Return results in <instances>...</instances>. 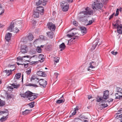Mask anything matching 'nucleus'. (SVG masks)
I'll return each instance as SVG.
<instances>
[{"label":"nucleus","mask_w":122,"mask_h":122,"mask_svg":"<svg viewBox=\"0 0 122 122\" xmlns=\"http://www.w3.org/2000/svg\"><path fill=\"white\" fill-rule=\"evenodd\" d=\"M115 28L117 29V33L120 34H122V24H121V22L119 20L116 21L115 24H112Z\"/></svg>","instance_id":"nucleus-1"},{"label":"nucleus","mask_w":122,"mask_h":122,"mask_svg":"<svg viewBox=\"0 0 122 122\" xmlns=\"http://www.w3.org/2000/svg\"><path fill=\"white\" fill-rule=\"evenodd\" d=\"M62 10L64 12L67 11L69 8V5L66 2L63 1L60 3Z\"/></svg>","instance_id":"nucleus-2"},{"label":"nucleus","mask_w":122,"mask_h":122,"mask_svg":"<svg viewBox=\"0 0 122 122\" xmlns=\"http://www.w3.org/2000/svg\"><path fill=\"white\" fill-rule=\"evenodd\" d=\"M36 81L37 83L39 82V85L44 88L46 87V85L47 84V81L44 80L43 79H40L39 81L38 80H36Z\"/></svg>","instance_id":"nucleus-3"},{"label":"nucleus","mask_w":122,"mask_h":122,"mask_svg":"<svg viewBox=\"0 0 122 122\" xmlns=\"http://www.w3.org/2000/svg\"><path fill=\"white\" fill-rule=\"evenodd\" d=\"M94 6L92 5V8L93 9L95 10V9H101V8L102 7L103 5L101 3L95 4L94 2Z\"/></svg>","instance_id":"nucleus-4"},{"label":"nucleus","mask_w":122,"mask_h":122,"mask_svg":"<svg viewBox=\"0 0 122 122\" xmlns=\"http://www.w3.org/2000/svg\"><path fill=\"white\" fill-rule=\"evenodd\" d=\"M48 27L51 31L55 30L56 27L55 24L51 22H49L47 24Z\"/></svg>","instance_id":"nucleus-5"},{"label":"nucleus","mask_w":122,"mask_h":122,"mask_svg":"<svg viewBox=\"0 0 122 122\" xmlns=\"http://www.w3.org/2000/svg\"><path fill=\"white\" fill-rule=\"evenodd\" d=\"M36 11L40 13L41 15L43 14L44 12V8L42 6H38L36 8Z\"/></svg>","instance_id":"nucleus-6"},{"label":"nucleus","mask_w":122,"mask_h":122,"mask_svg":"<svg viewBox=\"0 0 122 122\" xmlns=\"http://www.w3.org/2000/svg\"><path fill=\"white\" fill-rule=\"evenodd\" d=\"M12 36V34L10 33H8L6 35L5 38L7 41L9 42L10 40L11 37Z\"/></svg>","instance_id":"nucleus-7"},{"label":"nucleus","mask_w":122,"mask_h":122,"mask_svg":"<svg viewBox=\"0 0 122 122\" xmlns=\"http://www.w3.org/2000/svg\"><path fill=\"white\" fill-rule=\"evenodd\" d=\"M36 74L38 76L44 77H46V75L45 73V72H43L41 71H37L36 73Z\"/></svg>","instance_id":"nucleus-8"},{"label":"nucleus","mask_w":122,"mask_h":122,"mask_svg":"<svg viewBox=\"0 0 122 122\" xmlns=\"http://www.w3.org/2000/svg\"><path fill=\"white\" fill-rule=\"evenodd\" d=\"M14 27V23L11 22L9 27H8L7 30L9 32L13 31V28Z\"/></svg>","instance_id":"nucleus-9"},{"label":"nucleus","mask_w":122,"mask_h":122,"mask_svg":"<svg viewBox=\"0 0 122 122\" xmlns=\"http://www.w3.org/2000/svg\"><path fill=\"white\" fill-rule=\"evenodd\" d=\"M80 14H83L84 15H91L93 14V11L92 10L90 11L89 10L88 11H82L81 12Z\"/></svg>","instance_id":"nucleus-10"},{"label":"nucleus","mask_w":122,"mask_h":122,"mask_svg":"<svg viewBox=\"0 0 122 122\" xmlns=\"http://www.w3.org/2000/svg\"><path fill=\"white\" fill-rule=\"evenodd\" d=\"M14 70V69L12 70H5L3 71V72L5 73L6 76H9L12 73V72Z\"/></svg>","instance_id":"nucleus-11"},{"label":"nucleus","mask_w":122,"mask_h":122,"mask_svg":"<svg viewBox=\"0 0 122 122\" xmlns=\"http://www.w3.org/2000/svg\"><path fill=\"white\" fill-rule=\"evenodd\" d=\"M108 91H104L103 94V98L104 99H107L108 97Z\"/></svg>","instance_id":"nucleus-12"},{"label":"nucleus","mask_w":122,"mask_h":122,"mask_svg":"<svg viewBox=\"0 0 122 122\" xmlns=\"http://www.w3.org/2000/svg\"><path fill=\"white\" fill-rule=\"evenodd\" d=\"M96 99L97 102H105L106 101L105 100H103V97H99V96H97L96 98Z\"/></svg>","instance_id":"nucleus-13"},{"label":"nucleus","mask_w":122,"mask_h":122,"mask_svg":"<svg viewBox=\"0 0 122 122\" xmlns=\"http://www.w3.org/2000/svg\"><path fill=\"white\" fill-rule=\"evenodd\" d=\"M81 33L83 34H85L87 32L86 28L84 27H82L80 28ZM84 35V34H83Z\"/></svg>","instance_id":"nucleus-14"},{"label":"nucleus","mask_w":122,"mask_h":122,"mask_svg":"<svg viewBox=\"0 0 122 122\" xmlns=\"http://www.w3.org/2000/svg\"><path fill=\"white\" fill-rule=\"evenodd\" d=\"M89 67L87 68V70L90 72H92V71H93V70L91 69L95 68V67L93 66L91 64V63H90L89 64Z\"/></svg>","instance_id":"nucleus-15"},{"label":"nucleus","mask_w":122,"mask_h":122,"mask_svg":"<svg viewBox=\"0 0 122 122\" xmlns=\"http://www.w3.org/2000/svg\"><path fill=\"white\" fill-rule=\"evenodd\" d=\"M10 85L14 88L16 89L19 88L20 86V84H17L16 83H13L12 84H10Z\"/></svg>","instance_id":"nucleus-16"},{"label":"nucleus","mask_w":122,"mask_h":122,"mask_svg":"<svg viewBox=\"0 0 122 122\" xmlns=\"http://www.w3.org/2000/svg\"><path fill=\"white\" fill-rule=\"evenodd\" d=\"M47 35L50 38L52 39L53 37L54 33L52 32H48L46 33Z\"/></svg>","instance_id":"nucleus-17"},{"label":"nucleus","mask_w":122,"mask_h":122,"mask_svg":"<svg viewBox=\"0 0 122 122\" xmlns=\"http://www.w3.org/2000/svg\"><path fill=\"white\" fill-rule=\"evenodd\" d=\"M32 111L31 110H29L28 109L26 110L25 111L23 112L22 114L24 115H25L30 113Z\"/></svg>","instance_id":"nucleus-18"},{"label":"nucleus","mask_w":122,"mask_h":122,"mask_svg":"<svg viewBox=\"0 0 122 122\" xmlns=\"http://www.w3.org/2000/svg\"><path fill=\"white\" fill-rule=\"evenodd\" d=\"M33 93L30 91H27L25 92V94L27 98H28L31 97Z\"/></svg>","instance_id":"nucleus-19"},{"label":"nucleus","mask_w":122,"mask_h":122,"mask_svg":"<svg viewBox=\"0 0 122 122\" xmlns=\"http://www.w3.org/2000/svg\"><path fill=\"white\" fill-rule=\"evenodd\" d=\"M65 47L66 46L64 43H62L59 46L60 48L61 49L60 51H62L64 50L65 49Z\"/></svg>","instance_id":"nucleus-20"},{"label":"nucleus","mask_w":122,"mask_h":122,"mask_svg":"<svg viewBox=\"0 0 122 122\" xmlns=\"http://www.w3.org/2000/svg\"><path fill=\"white\" fill-rule=\"evenodd\" d=\"M40 13L39 12L37 11H35L34 12L33 15V16L35 18H38L39 17V15Z\"/></svg>","instance_id":"nucleus-21"},{"label":"nucleus","mask_w":122,"mask_h":122,"mask_svg":"<svg viewBox=\"0 0 122 122\" xmlns=\"http://www.w3.org/2000/svg\"><path fill=\"white\" fill-rule=\"evenodd\" d=\"M21 73H19L16 74L15 75V78H16L17 79H18L20 78L21 76Z\"/></svg>","instance_id":"nucleus-22"},{"label":"nucleus","mask_w":122,"mask_h":122,"mask_svg":"<svg viewBox=\"0 0 122 122\" xmlns=\"http://www.w3.org/2000/svg\"><path fill=\"white\" fill-rule=\"evenodd\" d=\"M26 86H32L35 87H38L37 85L36 84L31 83L27 84Z\"/></svg>","instance_id":"nucleus-23"},{"label":"nucleus","mask_w":122,"mask_h":122,"mask_svg":"<svg viewBox=\"0 0 122 122\" xmlns=\"http://www.w3.org/2000/svg\"><path fill=\"white\" fill-rule=\"evenodd\" d=\"M33 38V36L31 34H29L28 36V38L30 41H32Z\"/></svg>","instance_id":"nucleus-24"},{"label":"nucleus","mask_w":122,"mask_h":122,"mask_svg":"<svg viewBox=\"0 0 122 122\" xmlns=\"http://www.w3.org/2000/svg\"><path fill=\"white\" fill-rule=\"evenodd\" d=\"M8 111L7 110H6L5 111H3L0 112V116L1 115L4 114H5L6 115V116H8Z\"/></svg>","instance_id":"nucleus-25"},{"label":"nucleus","mask_w":122,"mask_h":122,"mask_svg":"<svg viewBox=\"0 0 122 122\" xmlns=\"http://www.w3.org/2000/svg\"><path fill=\"white\" fill-rule=\"evenodd\" d=\"M43 56V55L41 54L39 56V58H41L40 60H39V61L41 62H42L44 61V58H43V57H42V56Z\"/></svg>","instance_id":"nucleus-26"},{"label":"nucleus","mask_w":122,"mask_h":122,"mask_svg":"<svg viewBox=\"0 0 122 122\" xmlns=\"http://www.w3.org/2000/svg\"><path fill=\"white\" fill-rule=\"evenodd\" d=\"M78 37V36H75L74 37H73V38H71L68 41L69 42H71L72 41L74 42L75 41L74 40H75L76 39H77Z\"/></svg>","instance_id":"nucleus-27"},{"label":"nucleus","mask_w":122,"mask_h":122,"mask_svg":"<svg viewBox=\"0 0 122 122\" xmlns=\"http://www.w3.org/2000/svg\"><path fill=\"white\" fill-rule=\"evenodd\" d=\"M7 116H6L4 117L3 116L0 119V121L1 122H3L4 121H5V120H6L7 119L6 117Z\"/></svg>","instance_id":"nucleus-28"},{"label":"nucleus","mask_w":122,"mask_h":122,"mask_svg":"<svg viewBox=\"0 0 122 122\" xmlns=\"http://www.w3.org/2000/svg\"><path fill=\"white\" fill-rule=\"evenodd\" d=\"M5 104V102L0 99V106H3Z\"/></svg>","instance_id":"nucleus-29"},{"label":"nucleus","mask_w":122,"mask_h":122,"mask_svg":"<svg viewBox=\"0 0 122 122\" xmlns=\"http://www.w3.org/2000/svg\"><path fill=\"white\" fill-rule=\"evenodd\" d=\"M77 33H72L71 34H67V36L69 37L70 38H71V37H72V36H74L76 35Z\"/></svg>","instance_id":"nucleus-30"},{"label":"nucleus","mask_w":122,"mask_h":122,"mask_svg":"<svg viewBox=\"0 0 122 122\" xmlns=\"http://www.w3.org/2000/svg\"><path fill=\"white\" fill-rule=\"evenodd\" d=\"M117 92L120 93L122 95V89L120 87H117Z\"/></svg>","instance_id":"nucleus-31"},{"label":"nucleus","mask_w":122,"mask_h":122,"mask_svg":"<svg viewBox=\"0 0 122 122\" xmlns=\"http://www.w3.org/2000/svg\"><path fill=\"white\" fill-rule=\"evenodd\" d=\"M34 102H32L29 104V105L30 108H32L34 106Z\"/></svg>","instance_id":"nucleus-32"},{"label":"nucleus","mask_w":122,"mask_h":122,"mask_svg":"<svg viewBox=\"0 0 122 122\" xmlns=\"http://www.w3.org/2000/svg\"><path fill=\"white\" fill-rule=\"evenodd\" d=\"M58 57H54V60L55 62V63H54V64H55V63H56L59 62V59H58Z\"/></svg>","instance_id":"nucleus-33"},{"label":"nucleus","mask_w":122,"mask_h":122,"mask_svg":"<svg viewBox=\"0 0 122 122\" xmlns=\"http://www.w3.org/2000/svg\"><path fill=\"white\" fill-rule=\"evenodd\" d=\"M99 41H98L97 42H96V43L95 44H94L92 46V48L94 50L97 46V44H98V43H99Z\"/></svg>","instance_id":"nucleus-34"},{"label":"nucleus","mask_w":122,"mask_h":122,"mask_svg":"<svg viewBox=\"0 0 122 122\" xmlns=\"http://www.w3.org/2000/svg\"><path fill=\"white\" fill-rule=\"evenodd\" d=\"M64 102V100H63L62 99H61L57 100L56 102V103L57 104H59L62 103L63 102Z\"/></svg>","instance_id":"nucleus-35"},{"label":"nucleus","mask_w":122,"mask_h":122,"mask_svg":"<svg viewBox=\"0 0 122 122\" xmlns=\"http://www.w3.org/2000/svg\"><path fill=\"white\" fill-rule=\"evenodd\" d=\"M42 3H43V2L42 0H39L38 2L36 3V4L37 5H40Z\"/></svg>","instance_id":"nucleus-36"},{"label":"nucleus","mask_w":122,"mask_h":122,"mask_svg":"<svg viewBox=\"0 0 122 122\" xmlns=\"http://www.w3.org/2000/svg\"><path fill=\"white\" fill-rule=\"evenodd\" d=\"M36 79L38 80L39 78H36V77L35 76H33L31 77L30 79V80L31 81L32 80H34Z\"/></svg>","instance_id":"nucleus-37"},{"label":"nucleus","mask_w":122,"mask_h":122,"mask_svg":"<svg viewBox=\"0 0 122 122\" xmlns=\"http://www.w3.org/2000/svg\"><path fill=\"white\" fill-rule=\"evenodd\" d=\"M4 12V10L2 7L0 8V15H1Z\"/></svg>","instance_id":"nucleus-38"},{"label":"nucleus","mask_w":122,"mask_h":122,"mask_svg":"<svg viewBox=\"0 0 122 122\" xmlns=\"http://www.w3.org/2000/svg\"><path fill=\"white\" fill-rule=\"evenodd\" d=\"M28 69L26 72L27 74L29 75L31 72V69L30 68H29Z\"/></svg>","instance_id":"nucleus-39"},{"label":"nucleus","mask_w":122,"mask_h":122,"mask_svg":"<svg viewBox=\"0 0 122 122\" xmlns=\"http://www.w3.org/2000/svg\"><path fill=\"white\" fill-rule=\"evenodd\" d=\"M90 63H91V64L93 66L95 67V68L96 66V62H94L92 61Z\"/></svg>","instance_id":"nucleus-40"},{"label":"nucleus","mask_w":122,"mask_h":122,"mask_svg":"<svg viewBox=\"0 0 122 122\" xmlns=\"http://www.w3.org/2000/svg\"><path fill=\"white\" fill-rule=\"evenodd\" d=\"M36 98L34 97H33V96H32V95H31V97H29V100L30 101H31L34 100Z\"/></svg>","instance_id":"nucleus-41"},{"label":"nucleus","mask_w":122,"mask_h":122,"mask_svg":"<svg viewBox=\"0 0 122 122\" xmlns=\"http://www.w3.org/2000/svg\"><path fill=\"white\" fill-rule=\"evenodd\" d=\"M20 95L21 97H23L24 98L26 97L25 92L24 94H20Z\"/></svg>","instance_id":"nucleus-42"},{"label":"nucleus","mask_w":122,"mask_h":122,"mask_svg":"<svg viewBox=\"0 0 122 122\" xmlns=\"http://www.w3.org/2000/svg\"><path fill=\"white\" fill-rule=\"evenodd\" d=\"M21 52L22 53H27V51L25 49H21Z\"/></svg>","instance_id":"nucleus-43"},{"label":"nucleus","mask_w":122,"mask_h":122,"mask_svg":"<svg viewBox=\"0 0 122 122\" xmlns=\"http://www.w3.org/2000/svg\"><path fill=\"white\" fill-rule=\"evenodd\" d=\"M118 112H120L121 114L119 115V117H120L122 118V109L121 108L120 110L118 111Z\"/></svg>","instance_id":"nucleus-44"},{"label":"nucleus","mask_w":122,"mask_h":122,"mask_svg":"<svg viewBox=\"0 0 122 122\" xmlns=\"http://www.w3.org/2000/svg\"><path fill=\"white\" fill-rule=\"evenodd\" d=\"M115 99H122V96L121 95H118L117 96H116Z\"/></svg>","instance_id":"nucleus-45"},{"label":"nucleus","mask_w":122,"mask_h":122,"mask_svg":"<svg viewBox=\"0 0 122 122\" xmlns=\"http://www.w3.org/2000/svg\"><path fill=\"white\" fill-rule=\"evenodd\" d=\"M23 56L21 57L20 56H19L17 58V59L18 61H22L23 60Z\"/></svg>","instance_id":"nucleus-46"},{"label":"nucleus","mask_w":122,"mask_h":122,"mask_svg":"<svg viewBox=\"0 0 122 122\" xmlns=\"http://www.w3.org/2000/svg\"><path fill=\"white\" fill-rule=\"evenodd\" d=\"M19 30L18 29V28H15V30H14L13 31L14 32H15V33L18 32L19 31Z\"/></svg>","instance_id":"nucleus-47"},{"label":"nucleus","mask_w":122,"mask_h":122,"mask_svg":"<svg viewBox=\"0 0 122 122\" xmlns=\"http://www.w3.org/2000/svg\"><path fill=\"white\" fill-rule=\"evenodd\" d=\"M119 10L118 9H117L116 11V13L115 14V16H117L119 14Z\"/></svg>","instance_id":"nucleus-48"},{"label":"nucleus","mask_w":122,"mask_h":122,"mask_svg":"<svg viewBox=\"0 0 122 122\" xmlns=\"http://www.w3.org/2000/svg\"><path fill=\"white\" fill-rule=\"evenodd\" d=\"M101 105L104 108L108 106V105L107 104H102Z\"/></svg>","instance_id":"nucleus-49"},{"label":"nucleus","mask_w":122,"mask_h":122,"mask_svg":"<svg viewBox=\"0 0 122 122\" xmlns=\"http://www.w3.org/2000/svg\"><path fill=\"white\" fill-rule=\"evenodd\" d=\"M92 23V20H90L89 21L88 23L86 25H88L91 24Z\"/></svg>","instance_id":"nucleus-50"},{"label":"nucleus","mask_w":122,"mask_h":122,"mask_svg":"<svg viewBox=\"0 0 122 122\" xmlns=\"http://www.w3.org/2000/svg\"><path fill=\"white\" fill-rule=\"evenodd\" d=\"M111 53L113 55H115L117 54L118 52H114V51H113L111 52Z\"/></svg>","instance_id":"nucleus-51"},{"label":"nucleus","mask_w":122,"mask_h":122,"mask_svg":"<svg viewBox=\"0 0 122 122\" xmlns=\"http://www.w3.org/2000/svg\"><path fill=\"white\" fill-rule=\"evenodd\" d=\"M38 95V94H37L33 93L32 94V96H33V97H34L35 98H36L37 97V96Z\"/></svg>","instance_id":"nucleus-52"},{"label":"nucleus","mask_w":122,"mask_h":122,"mask_svg":"<svg viewBox=\"0 0 122 122\" xmlns=\"http://www.w3.org/2000/svg\"><path fill=\"white\" fill-rule=\"evenodd\" d=\"M37 52L38 53H41V50L40 48H38L37 50Z\"/></svg>","instance_id":"nucleus-53"},{"label":"nucleus","mask_w":122,"mask_h":122,"mask_svg":"<svg viewBox=\"0 0 122 122\" xmlns=\"http://www.w3.org/2000/svg\"><path fill=\"white\" fill-rule=\"evenodd\" d=\"M26 48V46L25 45H23L22 46L21 49H25Z\"/></svg>","instance_id":"nucleus-54"},{"label":"nucleus","mask_w":122,"mask_h":122,"mask_svg":"<svg viewBox=\"0 0 122 122\" xmlns=\"http://www.w3.org/2000/svg\"><path fill=\"white\" fill-rule=\"evenodd\" d=\"M37 63V61H32L31 63H30V65H32L33 64H35L36 63Z\"/></svg>","instance_id":"nucleus-55"},{"label":"nucleus","mask_w":122,"mask_h":122,"mask_svg":"<svg viewBox=\"0 0 122 122\" xmlns=\"http://www.w3.org/2000/svg\"><path fill=\"white\" fill-rule=\"evenodd\" d=\"M114 14V13H113L110 16V17L109 18V20H110L113 18Z\"/></svg>","instance_id":"nucleus-56"},{"label":"nucleus","mask_w":122,"mask_h":122,"mask_svg":"<svg viewBox=\"0 0 122 122\" xmlns=\"http://www.w3.org/2000/svg\"><path fill=\"white\" fill-rule=\"evenodd\" d=\"M113 99L111 98L110 99H109V100H107V102H112L113 101Z\"/></svg>","instance_id":"nucleus-57"},{"label":"nucleus","mask_w":122,"mask_h":122,"mask_svg":"<svg viewBox=\"0 0 122 122\" xmlns=\"http://www.w3.org/2000/svg\"><path fill=\"white\" fill-rule=\"evenodd\" d=\"M47 0H43V5H46V2L47 1Z\"/></svg>","instance_id":"nucleus-58"},{"label":"nucleus","mask_w":122,"mask_h":122,"mask_svg":"<svg viewBox=\"0 0 122 122\" xmlns=\"http://www.w3.org/2000/svg\"><path fill=\"white\" fill-rule=\"evenodd\" d=\"M73 24L76 26H77V25L76 21H74L73 22Z\"/></svg>","instance_id":"nucleus-59"},{"label":"nucleus","mask_w":122,"mask_h":122,"mask_svg":"<svg viewBox=\"0 0 122 122\" xmlns=\"http://www.w3.org/2000/svg\"><path fill=\"white\" fill-rule=\"evenodd\" d=\"M76 113V111L75 110H74L73 111V112H72V114L73 115H74Z\"/></svg>","instance_id":"nucleus-60"},{"label":"nucleus","mask_w":122,"mask_h":122,"mask_svg":"<svg viewBox=\"0 0 122 122\" xmlns=\"http://www.w3.org/2000/svg\"><path fill=\"white\" fill-rule=\"evenodd\" d=\"M25 57H26L27 58H31V57H30V56H29V55H27V56H23V58H25Z\"/></svg>","instance_id":"nucleus-61"},{"label":"nucleus","mask_w":122,"mask_h":122,"mask_svg":"<svg viewBox=\"0 0 122 122\" xmlns=\"http://www.w3.org/2000/svg\"><path fill=\"white\" fill-rule=\"evenodd\" d=\"M67 1L68 3H72L73 2V0H65Z\"/></svg>","instance_id":"nucleus-62"},{"label":"nucleus","mask_w":122,"mask_h":122,"mask_svg":"<svg viewBox=\"0 0 122 122\" xmlns=\"http://www.w3.org/2000/svg\"><path fill=\"white\" fill-rule=\"evenodd\" d=\"M54 75L55 76H56V78L57 77L58 75H59V74H58V73L56 72V73H55L54 74Z\"/></svg>","instance_id":"nucleus-63"},{"label":"nucleus","mask_w":122,"mask_h":122,"mask_svg":"<svg viewBox=\"0 0 122 122\" xmlns=\"http://www.w3.org/2000/svg\"><path fill=\"white\" fill-rule=\"evenodd\" d=\"M83 15H82L80 17V18L81 19V18H84V17H85V16L84 15V14H83Z\"/></svg>","instance_id":"nucleus-64"}]
</instances>
